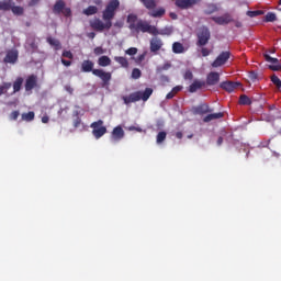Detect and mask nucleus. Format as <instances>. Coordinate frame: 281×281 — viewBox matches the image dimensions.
<instances>
[{
	"label": "nucleus",
	"instance_id": "nucleus-1",
	"mask_svg": "<svg viewBox=\"0 0 281 281\" xmlns=\"http://www.w3.org/2000/svg\"><path fill=\"white\" fill-rule=\"evenodd\" d=\"M120 8V0H111L106 7L105 10L103 11L102 20L100 19H94L92 22H90V27L92 30H95V32H104V30H111L113 27V19L115 18V10Z\"/></svg>",
	"mask_w": 281,
	"mask_h": 281
},
{
	"label": "nucleus",
	"instance_id": "nucleus-2",
	"mask_svg": "<svg viewBox=\"0 0 281 281\" xmlns=\"http://www.w3.org/2000/svg\"><path fill=\"white\" fill-rule=\"evenodd\" d=\"M211 21H214L216 25H229V23H235V27H243V22L238 20H234V16H232V13H224L220 16H212Z\"/></svg>",
	"mask_w": 281,
	"mask_h": 281
},
{
	"label": "nucleus",
	"instance_id": "nucleus-3",
	"mask_svg": "<svg viewBox=\"0 0 281 281\" xmlns=\"http://www.w3.org/2000/svg\"><path fill=\"white\" fill-rule=\"evenodd\" d=\"M196 37L198 47H205L210 43V38H212V33L207 26H202L196 33Z\"/></svg>",
	"mask_w": 281,
	"mask_h": 281
},
{
	"label": "nucleus",
	"instance_id": "nucleus-4",
	"mask_svg": "<svg viewBox=\"0 0 281 281\" xmlns=\"http://www.w3.org/2000/svg\"><path fill=\"white\" fill-rule=\"evenodd\" d=\"M90 128H92V135L97 139H100L106 135V126H104V121L102 120L91 123Z\"/></svg>",
	"mask_w": 281,
	"mask_h": 281
},
{
	"label": "nucleus",
	"instance_id": "nucleus-5",
	"mask_svg": "<svg viewBox=\"0 0 281 281\" xmlns=\"http://www.w3.org/2000/svg\"><path fill=\"white\" fill-rule=\"evenodd\" d=\"M136 32H143V34H151V36H155L157 34V26L150 25V23L138 20L136 22V29H134Z\"/></svg>",
	"mask_w": 281,
	"mask_h": 281
},
{
	"label": "nucleus",
	"instance_id": "nucleus-6",
	"mask_svg": "<svg viewBox=\"0 0 281 281\" xmlns=\"http://www.w3.org/2000/svg\"><path fill=\"white\" fill-rule=\"evenodd\" d=\"M92 75H94L97 78H100L101 80V87H109L111 85V80L113 78V75L109 71H104V69H94L92 70Z\"/></svg>",
	"mask_w": 281,
	"mask_h": 281
},
{
	"label": "nucleus",
	"instance_id": "nucleus-7",
	"mask_svg": "<svg viewBox=\"0 0 281 281\" xmlns=\"http://www.w3.org/2000/svg\"><path fill=\"white\" fill-rule=\"evenodd\" d=\"M201 3V0H176L175 5L180 10H190V8H194Z\"/></svg>",
	"mask_w": 281,
	"mask_h": 281
},
{
	"label": "nucleus",
	"instance_id": "nucleus-8",
	"mask_svg": "<svg viewBox=\"0 0 281 281\" xmlns=\"http://www.w3.org/2000/svg\"><path fill=\"white\" fill-rule=\"evenodd\" d=\"M232 56V53L229 52H222L216 59L212 63V67H223V65H225V63H227L229 60Z\"/></svg>",
	"mask_w": 281,
	"mask_h": 281
},
{
	"label": "nucleus",
	"instance_id": "nucleus-9",
	"mask_svg": "<svg viewBox=\"0 0 281 281\" xmlns=\"http://www.w3.org/2000/svg\"><path fill=\"white\" fill-rule=\"evenodd\" d=\"M18 60H19V50L16 49L8 50L5 57L3 58V63H5V65H15Z\"/></svg>",
	"mask_w": 281,
	"mask_h": 281
},
{
	"label": "nucleus",
	"instance_id": "nucleus-10",
	"mask_svg": "<svg viewBox=\"0 0 281 281\" xmlns=\"http://www.w3.org/2000/svg\"><path fill=\"white\" fill-rule=\"evenodd\" d=\"M124 128L122 127V125H117L113 128L112 133H111V139L113 142H122V139H124Z\"/></svg>",
	"mask_w": 281,
	"mask_h": 281
},
{
	"label": "nucleus",
	"instance_id": "nucleus-11",
	"mask_svg": "<svg viewBox=\"0 0 281 281\" xmlns=\"http://www.w3.org/2000/svg\"><path fill=\"white\" fill-rule=\"evenodd\" d=\"M263 57L267 63L271 64L269 66V69H271V71H281V64H279L280 61L278 60V58H273L269 54H265Z\"/></svg>",
	"mask_w": 281,
	"mask_h": 281
},
{
	"label": "nucleus",
	"instance_id": "nucleus-12",
	"mask_svg": "<svg viewBox=\"0 0 281 281\" xmlns=\"http://www.w3.org/2000/svg\"><path fill=\"white\" fill-rule=\"evenodd\" d=\"M161 47H164V41H161V38L156 36L150 40L149 49L153 54H157Z\"/></svg>",
	"mask_w": 281,
	"mask_h": 281
},
{
	"label": "nucleus",
	"instance_id": "nucleus-13",
	"mask_svg": "<svg viewBox=\"0 0 281 281\" xmlns=\"http://www.w3.org/2000/svg\"><path fill=\"white\" fill-rule=\"evenodd\" d=\"M220 81L221 75L218 72L212 71L206 76L205 85H207L209 87H214L215 85H218Z\"/></svg>",
	"mask_w": 281,
	"mask_h": 281
},
{
	"label": "nucleus",
	"instance_id": "nucleus-14",
	"mask_svg": "<svg viewBox=\"0 0 281 281\" xmlns=\"http://www.w3.org/2000/svg\"><path fill=\"white\" fill-rule=\"evenodd\" d=\"M38 85V77L36 75H30L25 80V91H32Z\"/></svg>",
	"mask_w": 281,
	"mask_h": 281
},
{
	"label": "nucleus",
	"instance_id": "nucleus-15",
	"mask_svg": "<svg viewBox=\"0 0 281 281\" xmlns=\"http://www.w3.org/2000/svg\"><path fill=\"white\" fill-rule=\"evenodd\" d=\"M95 64L91 59H86L81 63V71L83 74H93Z\"/></svg>",
	"mask_w": 281,
	"mask_h": 281
},
{
	"label": "nucleus",
	"instance_id": "nucleus-16",
	"mask_svg": "<svg viewBox=\"0 0 281 281\" xmlns=\"http://www.w3.org/2000/svg\"><path fill=\"white\" fill-rule=\"evenodd\" d=\"M220 87H221V89H224V91L232 93L235 89L240 87V83L233 82V81H224L220 85Z\"/></svg>",
	"mask_w": 281,
	"mask_h": 281
},
{
	"label": "nucleus",
	"instance_id": "nucleus-17",
	"mask_svg": "<svg viewBox=\"0 0 281 281\" xmlns=\"http://www.w3.org/2000/svg\"><path fill=\"white\" fill-rule=\"evenodd\" d=\"M203 87H205V81L194 80L192 85H190L189 91L190 93H196V91H199V89H203Z\"/></svg>",
	"mask_w": 281,
	"mask_h": 281
},
{
	"label": "nucleus",
	"instance_id": "nucleus-18",
	"mask_svg": "<svg viewBox=\"0 0 281 281\" xmlns=\"http://www.w3.org/2000/svg\"><path fill=\"white\" fill-rule=\"evenodd\" d=\"M194 113L196 115H205L207 113H212V109L207 104H201L194 109Z\"/></svg>",
	"mask_w": 281,
	"mask_h": 281
},
{
	"label": "nucleus",
	"instance_id": "nucleus-19",
	"mask_svg": "<svg viewBox=\"0 0 281 281\" xmlns=\"http://www.w3.org/2000/svg\"><path fill=\"white\" fill-rule=\"evenodd\" d=\"M172 32H175L172 26H165L160 30L157 29V33H154V36H171Z\"/></svg>",
	"mask_w": 281,
	"mask_h": 281
},
{
	"label": "nucleus",
	"instance_id": "nucleus-20",
	"mask_svg": "<svg viewBox=\"0 0 281 281\" xmlns=\"http://www.w3.org/2000/svg\"><path fill=\"white\" fill-rule=\"evenodd\" d=\"M139 100H143V102H147V100L153 95V89L146 88L144 92L137 91Z\"/></svg>",
	"mask_w": 281,
	"mask_h": 281
},
{
	"label": "nucleus",
	"instance_id": "nucleus-21",
	"mask_svg": "<svg viewBox=\"0 0 281 281\" xmlns=\"http://www.w3.org/2000/svg\"><path fill=\"white\" fill-rule=\"evenodd\" d=\"M224 115L225 114L223 112L212 113V114L206 115L203 119V122L207 123V122H212L214 120H221L222 117H224Z\"/></svg>",
	"mask_w": 281,
	"mask_h": 281
},
{
	"label": "nucleus",
	"instance_id": "nucleus-22",
	"mask_svg": "<svg viewBox=\"0 0 281 281\" xmlns=\"http://www.w3.org/2000/svg\"><path fill=\"white\" fill-rule=\"evenodd\" d=\"M65 9V1L57 0L53 7L54 14H60L63 13V10Z\"/></svg>",
	"mask_w": 281,
	"mask_h": 281
},
{
	"label": "nucleus",
	"instance_id": "nucleus-23",
	"mask_svg": "<svg viewBox=\"0 0 281 281\" xmlns=\"http://www.w3.org/2000/svg\"><path fill=\"white\" fill-rule=\"evenodd\" d=\"M125 104H131L133 102H139V94L136 92L131 93L128 97H123Z\"/></svg>",
	"mask_w": 281,
	"mask_h": 281
},
{
	"label": "nucleus",
	"instance_id": "nucleus-24",
	"mask_svg": "<svg viewBox=\"0 0 281 281\" xmlns=\"http://www.w3.org/2000/svg\"><path fill=\"white\" fill-rule=\"evenodd\" d=\"M166 14V9L164 7H160L151 12H149V16H153V19H161Z\"/></svg>",
	"mask_w": 281,
	"mask_h": 281
},
{
	"label": "nucleus",
	"instance_id": "nucleus-25",
	"mask_svg": "<svg viewBox=\"0 0 281 281\" xmlns=\"http://www.w3.org/2000/svg\"><path fill=\"white\" fill-rule=\"evenodd\" d=\"M127 23L130 24V30H135L137 27V15L133 13L128 14Z\"/></svg>",
	"mask_w": 281,
	"mask_h": 281
},
{
	"label": "nucleus",
	"instance_id": "nucleus-26",
	"mask_svg": "<svg viewBox=\"0 0 281 281\" xmlns=\"http://www.w3.org/2000/svg\"><path fill=\"white\" fill-rule=\"evenodd\" d=\"M140 3H143L144 8L146 10H155L157 8V1L156 0H139Z\"/></svg>",
	"mask_w": 281,
	"mask_h": 281
},
{
	"label": "nucleus",
	"instance_id": "nucleus-27",
	"mask_svg": "<svg viewBox=\"0 0 281 281\" xmlns=\"http://www.w3.org/2000/svg\"><path fill=\"white\" fill-rule=\"evenodd\" d=\"M98 65H99V67H109V66H111V58L106 55H103V56L99 57Z\"/></svg>",
	"mask_w": 281,
	"mask_h": 281
},
{
	"label": "nucleus",
	"instance_id": "nucleus-28",
	"mask_svg": "<svg viewBox=\"0 0 281 281\" xmlns=\"http://www.w3.org/2000/svg\"><path fill=\"white\" fill-rule=\"evenodd\" d=\"M172 52L173 54H183V52H186V47H183V44H181V42H175L172 44Z\"/></svg>",
	"mask_w": 281,
	"mask_h": 281
},
{
	"label": "nucleus",
	"instance_id": "nucleus-29",
	"mask_svg": "<svg viewBox=\"0 0 281 281\" xmlns=\"http://www.w3.org/2000/svg\"><path fill=\"white\" fill-rule=\"evenodd\" d=\"M182 89H183V86L173 87L172 90L167 93L166 100H172V98H175V95H177V93H179V91H181Z\"/></svg>",
	"mask_w": 281,
	"mask_h": 281
},
{
	"label": "nucleus",
	"instance_id": "nucleus-30",
	"mask_svg": "<svg viewBox=\"0 0 281 281\" xmlns=\"http://www.w3.org/2000/svg\"><path fill=\"white\" fill-rule=\"evenodd\" d=\"M82 14H85L86 16H93V14H98V7L89 5L82 11Z\"/></svg>",
	"mask_w": 281,
	"mask_h": 281
},
{
	"label": "nucleus",
	"instance_id": "nucleus-31",
	"mask_svg": "<svg viewBox=\"0 0 281 281\" xmlns=\"http://www.w3.org/2000/svg\"><path fill=\"white\" fill-rule=\"evenodd\" d=\"M214 12H218V5L215 3H209L206 4V9L204 10V14H214Z\"/></svg>",
	"mask_w": 281,
	"mask_h": 281
},
{
	"label": "nucleus",
	"instance_id": "nucleus-32",
	"mask_svg": "<svg viewBox=\"0 0 281 281\" xmlns=\"http://www.w3.org/2000/svg\"><path fill=\"white\" fill-rule=\"evenodd\" d=\"M114 60L115 63H119L121 67H124V69H128V59H126V57L115 56Z\"/></svg>",
	"mask_w": 281,
	"mask_h": 281
},
{
	"label": "nucleus",
	"instance_id": "nucleus-33",
	"mask_svg": "<svg viewBox=\"0 0 281 281\" xmlns=\"http://www.w3.org/2000/svg\"><path fill=\"white\" fill-rule=\"evenodd\" d=\"M36 114H34V111H30L27 113H22L21 121L22 122H33Z\"/></svg>",
	"mask_w": 281,
	"mask_h": 281
},
{
	"label": "nucleus",
	"instance_id": "nucleus-34",
	"mask_svg": "<svg viewBox=\"0 0 281 281\" xmlns=\"http://www.w3.org/2000/svg\"><path fill=\"white\" fill-rule=\"evenodd\" d=\"M47 43L52 45V47H55L56 52L61 48L60 41L54 38V37H47Z\"/></svg>",
	"mask_w": 281,
	"mask_h": 281
},
{
	"label": "nucleus",
	"instance_id": "nucleus-35",
	"mask_svg": "<svg viewBox=\"0 0 281 281\" xmlns=\"http://www.w3.org/2000/svg\"><path fill=\"white\" fill-rule=\"evenodd\" d=\"M21 87H23V78L19 77L13 82V93H19V91H21Z\"/></svg>",
	"mask_w": 281,
	"mask_h": 281
},
{
	"label": "nucleus",
	"instance_id": "nucleus-36",
	"mask_svg": "<svg viewBox=\"0 0 281 281\" xmlns=\"http://www.w3.org/2000/svg\"><path fill=\"white\" fill-rule=\"evenodd\" d=\"M239 104L241 106H251V99H249L247 94H241L239 97Z\"/></svg>",
	"mask_w": 281,
	"mask_h": 281
},
{
	"label": "nucleus",
	"instance_id": "nucleus-37",
	"mask_svg": "<svg viewBox=\"0 0 281 281\" xmlns=\"http://www.w3.org/2000/svg\"><path fill=\"white\" fill-rule=\"evenodd\" d=\"M12 9V1H0V10L8 12Z\"/></svg>",
	"mask_w": 281,
	"mask_h": 281
},
{
	"label": "nucleus",
	"instance_id": "nucleus-38",
	"mask_svg": "<svg viewBox=\"0 0 281 281\" xmlns=\"http://www.w3.org/2000/svg\"><path fill=\"white\" fill-rule=\"evenodd\" d=\"M166 137H168V133L166 132H159L156 136V143L157 144H164L166 142Z\"/></svg>",
	"mask_w": 281,
	"mask_h": 281
},
{
	"label": "nucleus",
	"instance_id": "nucleus-39",
	"mask_svg": "<svg viewBox=\"0 0 281 281\" xmlns=\"http://www.w3.org/2000/svg\"><path fill=\"white\" fill-rule=\"evenodd\" d=\"M12 12H13V14H15L16 16H21V15H23V12H25L24 11V9H23V7H19V5H11V9H10Z\"/></svg>",
	"mask_w": 281,
	"mask_h": 281
},
{
	"label": "nucleus",
	"instance_id": "nucleus-40",
	"mask_svg": "<svg viewBox=\"0 0 281 281\" xmlns=\"http://www.w3.org/2000/svg\"><path fill=\"white\" fill-rule=\"evenodd\" d=\"M278 16L273 12H268L265 16L266 23H273V21H277Z\"/></svg>",
	"mask_w": 281,
	"mask_h": 281
},
{
	"label": "nucleus",
	"instance_id": "nucleus-41",
	"mask_svg": "<svg viewBox=\"0 0 281 281\" xmlns=\"http://www.w3.org/2000/svg\"><path fill=\"white\" fill-rule=\"evenodd\" d=\"M132 78L133 80H139V78H142V70H139V68H134L132 70Z\"/></svg>",
	"mask_w": 281,
	"mask_h": 281
},
{
	"label": "nucleus",
	"instance_id": "nucleus-42",
	"mask_svg": "<svg viewBox=\"0 0 281 281\" xmlns=\"http://www.w3.org/2000/svg\"><path fill=\"white\" fill-rule=\"evenodd\" d=\"M261 14H265V12L261 10L247 11V16H250V19H254L256 16H261Z\"/></svg>",
	"mask_w": 281,
	"mask_h": 281
},
{
	"label": "nucleus",
	"instance_id": "nucleus-43",
	"mask_svg": "<svg viewBox=\"0 0 281 281\" xmlns=\"http://www.w3.org/2000/svg\"><path fill=\"white\" fill-rule=\"evenodd\" d=\"M271 82L276 86L277 89H281V80L278 76H271Z\"/></svg>",
	"mask_w": 281,
	"mask_h": 281
},
{
	"label": "nucleus",
	"instance_id": "nucleus-44",
	"mask_svg": "<svg viewBox=\"0 0 281 281\" xmlns=\"http://www.w3.org/2000/svg\"><path fill=\"white\" fill-rule=\"evenodd\" d=\"M80 124H82V119L78 116V112H76V119L72 122L74 128H80Z\"/></svg>",
	"mask_w": 281,
	"mask_h": 281
},
{
	"label": "nucleus",
	"instance_id": "nucleus-45",
	"mask_svg": "<svg viewBox=\"0 0 281 281\" xmlns=\"http://www.w3.org/2000/svg\"><path fill=\"white\" fill-rule=\"evenodd\" d=\"M21 115V113L19 111H13L10 113L9 115V120L16 122L19 120V116Z\"/></svg>",
	"mask_w": 281,
	"mask_h": 281
},
{
	"label": "nucleus",
	"instance_id": "nucleus-46",
	"mask_svg": "<svg viewBox=\"0 0 281 281\" xmlns=\"http://www.w3.org/2000/svg\"><path fill=\"white\" fill-rule=\"evenodd\" d=\"M61 56L63 58H69V60H74V53H71V50H64Z\"/></svg>",
	"mask_w": 281,
	"mask_h": 281
},
{
	"label": "nucleus",
	"instance_id": "nucleus-47",
	"mask_svg": "<svg viewBox=\"0 0 281 281\" xmlns=\"http://www.w3.org/2000/svg\"><path fill=\"white\" fill-rule=\"evenodd\" d=\"M125 54H127V56H135V54H137V48L131 47L125 50Z\"/></svg>",
	"mask_w": 281,
	"mask_h": 281
},
{
	"label": "nucleus",
	"instance_id": "nucleus-48",
	"mask_svg": "<svg viewBox=\"0 0 281 281\" xmlns=\"http://www.w3.org/2000/svg\"><path fill=\"white\" fill-rule=\"evenodd\" d=\"M248 78L250 80H252V82H255V80H258V72L256 71H250L249 75H248Z\"/></svg>",
	"mask_w": 281,
	"mask_h": 281
},
{
	"label": "nucleus",
	"instance_id": "nucleus-49",
	"mask_svg": "<svg viewBox=\"0 0 281 281\" xmlns=\"http://www.w3.org/2000/svg\"><path fill=\"white\" fill-rule=\"evenodd\" d=\"M193 78H194V75L190 70H187L184 72V80H192Z\"/></svg>",
	"mask_w": 281,
	"mask_h": 281
},
{
	"label": "nucleus",
	"instance_id": "nucleus-50",
	"mask_svg": "<svg viewBox=\"0 0 281 281\" xmlns=\"http://www.w3.org/2000/svg\"><path fill=\"white\" fill-rule=\"evenodd\" d=\"M61 13L64 14V16L69 18V16H71V9L64 7V10L61 11Z\"/></svg>",
	"mask_w": 281,
	"mask_h": 281
},
{
	"label": "nucleus",
	"instance_id": "nucleus-51",
	"mask_svg": "<svg viewBox=\"0 0 281 281\" xmlns=\"http://www.w3.org/2000/svg\"><path fill=\"white\" fill-rule=\"evenodd\" d=\"M94 54H95V56H100V55L104 54V48H102L100 46L95 47Z\"/></svg>",
	"mask_w": 281,
	"mask_h": 281
},
{
	"label": "nucleus",
	"instance_id": "nucleus-52",
	"mask_svg": "<svg viewBox=\"0 0 281 281\" xmlns=\"http://www.w3.org/2000/svg\"><path fill=\"white\" fill-rule=\"evenodd\" d=\"M201 54H202V56L207 57V56H210L211 50L209 48L202 47Z\"/></svg>",
	"mask_w": 281,
	"mask_h": 281
},
{
	"label": "nucleus",
	"instance_id": "nucleus-53",
	"mask_svg": "<svg viewBox=\"0 0 281 281\" xmlns=\"http://www.w3.org/2000/svg\"><path fill=\"white\" fill-rule=\"evenodd\" d=\"M64 89L67 91V93L74 95V88L70 85H66Z\"/></svg>",
	"mask_w": 281,
	"mask_h": 281
},
{
	"label": "nucleus",
	"instance_id": "nucleus-54",
	"mask_svg": "<svg viewBox=\"0 0 281 281\" xmlns=\"http://www.w3.org/2000/svg\"><path fill=\"white\" fill-rule=\"evenodd\" d=\"M61 65H64V67H71V60L61 58Z\"/></svg>",
	"mask_w": 281,
	"mask_h": 281
},
{
	"label": "nucleus",
	"instance_id": "nucleus-55",
	"mask_svg": "<svg viewBox=\"0 0 281 281\" xmlns=\"http://www.w3.org/2000/svg\"><path fill=\"white\" fill-rule=\"evenodd\" d=\"M12 87V83L10 82H7L2 86V89H4V92L7 93L8 92V89H10Z\"/></svg>",
	"mask_w": 281,
	"mask_h": 281
},
{
	"label": "nucleus",
	"instance_id": "nucleus-56",
	"mask_svg": "<svg viewBox=\"0 0 281 281\" xmlns=\"http://www.w3.org/2000/svg\"><path fill=\"white\" fill-rule=\"evenodd\" d=\"M144 58H146V54H142L137 57L136 61L137 63H142L144 60Z\"/></svg>",
	"mask_w": 281,
	"mask_h": 281
},
{
	"label": "nucleus",
	"instance_id": "nucleus-57",
	"mask_svg": "<svg viewBox=\"0 0 281 281\" xmlns=\"http://www.w3.org/2000/svg\"><path fill=\"white\" fill-rule=\"evenodd\" d=\"M42 122H43V124H47V123L49 122V116L44 115V116L42 117Z\"/></svg>",
	"mask_w": 281,
	"mask_h": 281
},
{
	"label": "nucleus",
	"instance_id": "nucleus-58",
	"mask_svg": "<svg viewBox=\"0 0 281 281\" xmlns=\"http://www.w3.org/2000/svg\"><path fill=\"white\" fill-rule=\"evenodd\" d=\"M176 137H177V139H183V133L177 132Z\"/></svg>",
	"mask_w": 281,
	"mask_h": 281
},
{
	"label": "nucleus",
	"instance_id": "nucleus-59",
	"mask_svg": "<svg viewBox=\"0 0 281 281\" xmlns=\"http://www.w3.org/2000/svg\"><path fill=\"white\" fill-rule=\"evenodd\" d=\"M169 16H170V19H172L173 21H177V19H178L177 13H173V12H171V13L169 14Z\"/></svg>",
	"mask_w": 281,
	"mask_h": 281
},
{
	"label": "nucleus",
	"instance_id": "nucleus-60",
	"mask_svg": "<svg viewBox=\"0 0 281 281\" xmlns=\"http://www.w3.org/2000/svg\"><path fill=\"white\" fill-rule=\"evenodd\" d=\"M223 145V136H220L217 138V146H222Z\"/></svg>",
	"mask_w": 281,
	"mask_h": 281
},
{
	"label": "nucleus",
	"instance_id": "nucleus-61",
	"mask_svg": "<svg viewBox=\"0 0 281 281\" xmlns=\"http://www.w3.org/2000/svg\"><path fill=\"white\" fill-rule=\"evenodd\" d=\"M41 0H31L29 5H36Z\"/></svg>",
	"mask_w": 281,
	"mask_h": 281
},
{
	"label": "nucleus",
	"instance_id": "nucleus-62",
	"mask_svg": "<svg viewBox=\"0 0 281 281\" xmlns=\"http://www.w3.org/2000/svg\"><path fill=\"white\" fill-rule=\"evenodd\" d=\"M88 36H89L90 38H95V33H94V32H90V33L88 34Z\"/></svg>",
	"mask_w": 281,
	"mask_h": 281
},
{
	"label": "nucleus",
	"instance_id": "nucleus-63",
	"mask_svg": "<svg viewBox=\"0 0 281 281\" xmlns=\"http://www.w3.org/2000/svg\"><path fill=\"white\" fill-rule=\"evenodd\" d=\"M5 93V90L3 89V86H0V95H3Z\"/></svg>",
	"mask_w": 281,
	"mask_h": 281
},
{
	"label": "nucleus",
	"instance_id": "nucleus-64",
	"mask_svg": "<svg viewBox=\"0 0 281 281\" xmlns=\"http://www.w3.org/2000/svg\"><path fill=\"white\" fill-rule=\"evenodd\" d=\"M94 3H95V5H101L102 4V0H95Z\"/></svg>",
	"mask_w": 281,
	"mask_h": 281
}]
</instances>
